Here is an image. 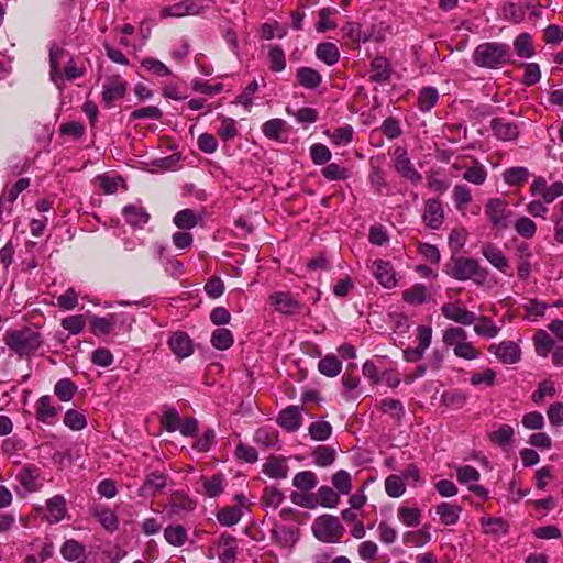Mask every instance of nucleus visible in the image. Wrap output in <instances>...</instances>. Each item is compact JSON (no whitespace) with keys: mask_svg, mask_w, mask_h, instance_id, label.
<instances>
[{"mask_svg":"<svg viewBox=\"0 0 563 563\" xmlns=\"http://www.w3.org/2000/svg\"><path fill=\"white\" fill-rule=\"evenodd\" d=\"M253 440L257 445L263 448H274L277 445L279 438L275 429L262 427L255 431Z\"/></svg>","mask_w":563,"mask_h":563,"instance_id":"c9c22d12","label":"nucleus"},{"mask_svg":"<svg viewBox=\"0 0 563 563\" xmlns=\"http://www.w3.org/2000/svg\"><path fill=\"white\" fill-rule=\"evenodd\" d=\"M397 517L406 527H417L421 522V511L418 508L400 507Z\"/></svg>","mask_w":563,"mask_h":563,"instance_id":"4d7b16f0","label":"nucleus"},{"mask_svg":"<svg viewBox=\"0 0 563 563\" xmlns=\"http://www.w3.org/2000/svg\"><path fill=\"white\" fill-rule=\"evenodd\" d=\"M51 522H59L66 515V500L63 496L56 495L46 503Z\"/></svg>","mask_w":563,"mask_h":563,"instance_id":"e433bc0d","label":"nucleus"},{"mask_svg":"<svg viewBox=\"0 0 563 563\" xmlns=\"http://www.w3.org/2000/svg\"><path fill=\"white\" fill-rule=\"evenodd\" d=\"M322 176L330 180H345L350 177V170L345 167L338 165L336 163H330L321 169Z\"/></svg>","mask_w":563,"mask_h":563,"instance_id":"338daca9","label":"nucleus"},{"mask_svg":"<svg viewBox=\"0 0 563 563\" xmlns=\"http://www.w3.org/2000/svg\"><path fill=\"white\" fill-rule=\"evenodd\" d=\"M115 321L113 316L92 317L90 320L91 331L96 335H107L112 332Z\"/></svg>","mask_w":563,"mask_h":563,"instance_id":"c03bdc74","label":"nucleus"},{"mask_svg":"<svg viewBox=\"0 0 563 563\" xmlns=\"http://www.w3.org/2000/svg\"><path fill=\"white\" fill-rule=\"evenodd\" d=\"M77 390V386L69 379H59L55 387L54 393L62 401H69Z\"/></svg>","mask_w":563,"mask_h":563,"instance_id":"774afa93","label":"nucleus"},{"mask_svg":"<svg viewBox=\"0 0 563 563\" xmlns=\"http://www.w3.org/2000/svg\"><path fill=\"white\" fill-rule=\"evenodd\" d=\"M490 128L494 135L500 141H514L519 134V128L516 123L506 121L501 118H495L490 121Z\"/></svg>","mask_w":563,"mask_h":563,"instance_id":"2eb2a0df","label":"nucleus"},{"mask_svg":"<svg viewBox=\"0 0 563 563\" xmlns=\"http://www.w3.org/2000/svg\"><path fill=\"white\" fill-rule=\"evenodd\" d=\"M482 255L499 272L511 276L512 272L508 258L501 250L493 243H485L481 249Z\"/></svg>","mask_w":563,"mask_h":563,"instance_id":"ddd939ff","label":"nucleus"},{"mask_svg":"<svg viewBox=\"0 0 563 563\" xmlns=\"http://www.w3.org/2000/svg\"><path fill=\"white\" fill-rule=\"evenodd\" d=\"M488 351L504 364H516L521 357L519 345L512 341H503L499 344H492Z\"/></svg>","mask_w":563,"mask_h":563,"instance_id":"9d476101","label":"nucleus"},{"mask_svg":"<svg viewBox=\"0 0 563 563\" xmlns=\"http://www.w3.org/2000/svg\"><path fill=\"white\" fill-rule=\"evenodd\" d=\"M317 476L311 471L298 472L292 478V485L302 490L309 492L317 486Z\"/></svg>","mask_w":563,"mask_h":563,"instance_id":"864d4df0","label":"nucleus"},{"mask_svg":"<svg viewBox=\"0 0 563 563\" xmlns=\"http://www.w3.org/2000/svg\"><path fill=\"white\" fill-rule=\"evenodd\" d=\"M371 76L373 82H386L390 78L391 69L387 58L377 56L371 62Z\"/></svg>","mask_w":563,"mask_h":563,"instance_id":"393cba45","label":"nucleus"},{"mask_svg":"<svg viewBox=\"0 0 563 563\" xmlns=\"http://www.w3.org/2000/svg\"><path fill=\"white\" fill-rule=\"evenodd\" d=\"M441 312L448 320L454 321L462 325H471L476 320L475 313L467 310L460 300L442 305Z\"/></svg>","mask_w":563,"mask_h":563,"instance_id":"423d86ee","label":"nucleus"},{"mask_svg":"<svg viewBox=\"0 0 563 563\" xmlns=\"http://www.w3.org/2000/svg\"><path fill=\"white\" fill-rule=\"evenodd\" d=\"M126 91V84L121 78H114L103 86L102 99L108 108H111L115 100L123 98Z\"/></svg>","mask_w":563,"mask_h":563,"instance_id":"aec40b11","label":"nucleus"},{"mask_svg":"<svg viewBox=\"0 0 563 563\" xmlns=\"http://www.w3.org/2000/svg\"><path fill=\"white\" fill-rule=\"evenodd\" d=\"M303 406H288L283 409L277 418V423L287 432L297 431L302 424Z\"/></svg>","mask_w":563,"mask_h":563,"instance_id":"1a4fd4ad","label":"nucleus"},{"mask_svg":"<svg viewBox=\"0 0 563 563\" xmlns=\"http://www.w3.org/2000/svg\"><path fill=\"white\" fill-rule=\"evenodd\" d=\"M467 339V333L463 328L460 327H451L448 328L443 332V343L446 346H452L453 350L456 349L457 345H460L464 340Z\"/></svg>","mask_w":563,"mask_h":563,"instance_id":"680f3d73","label":"nucleus"},{"mask_svg":"<svg viewBox=\"0 0 563 563\" xmlns=\"http://www.w3.org/2000/svg\"><path fill=\"white\" fill-rule=\"evenodd\" d=\"M430 540L431 534L427 527L420 530L407 531L402 537L404 543L411 547H423Z\"/></svg>","mask_w":563,"mask_h":563,"instance_id":"3c124183","label":"nucleus"},{"mask_svg":"<svg viewBox=\"0 0 563 563\" xmlns=\"http://www.w3.org/2000/svg\"><path fill=\"white\" fill-rule=\"evenodd\" d=\"M168 475L163 472H151L146 475L142 486L139 489L141 497H155L167 485Z\"/></svg>","mask_w":563,"mask_h":563,"instance_id":"f8f14e48","label":"nucleus"},{"mask_svg":"<svg viewBox=\"0 0 563 563\" xmlns=\"http://www.w3.org/2000/svg\"><path fill=\"white\" fill-rule=\"evenodd\" d=\"M394 167L405 178L413 184L421 181L422 176L413 167L411 161L408 157L406 148L398 146L394 152Z\"/></svg>","mask_w":563,"mask_h":563,"instance_id":"0eeeda50","label":"nucleus"},{"mask_svg":"<svg viewBox=\"0 0 563 563\" xmlns=\"http://www.w3.org/2000/svg\"><path fill=\"white\" fill-rule=\"evenodd\" d=\"M242 518V510L239 507H224L219 510L217 515L218 521L222 526H233L236 525Z\"/></svg>","mask_w":563,"mask_h":563,"instance_id":"0e129e2a","label":"nucleus"},{"mask_svg":"<svg viewBox=\"0 0 563 563\" xmlns=\"http://www.w3.org/2000/svg\"><path fill=\"white\" fill-rule=\"evenodd\" d=\"M533 341L537 354L543 357L548 356V354L554 346V341L552 340L550 334L544 330H539L536 333Z\"/></svg>","mask_w":563,"mask_h":563,"instance_id":"bf43d9fd","label":"nucleus"},{"mask_svg":"<svg viewBox=\"0 0 563 563\" xmlns=\"http://www.w3.org/2000/svg\"><path fill=\"white\" fill-rule=\"evenodd\" d=\"M219 559L223 563H233L236 558V539L232 534L223 533L219 540Z\"/></svg>","mask_w":563,"mask_h":563,"instance_id":"c85d7f7f","label":"nucleus"},{"mask_svg":"<svg viewBox=\"0 0 563 563\" xmlns=\"http://www.w3.org/2000/svg\"><path fill=\"white\" fill-rule=\"evenodd\" d=\"M3 341L20 357L33 355L42 345L40 332L29 327L8 330Z\"/></svg>","mask_w":563,"mask_h":563,"instance_id":"f257e3e1","label":"nucleus"},{"mask_svg":"<svg viewBox=\"0 0 563 563\" xmlns=\"http://www.w3.org/2000/svg\"><path fill=\"white\" fill-rule=\"evenodd\" d=\"M287 122L279 118L271 119L262 125L263 134L267 139L278 142H286V139H283V134L287 133Z\"/></svg>","mask_w":563,"mask_h":563,"instance_id":"b1692460","label":"nucleus"},{"mask_svg":"<svg viewBox=\"0 0 563 563\" xmlns=\"http://www.w3.org/2000/svg\"><path fill=\"white\" fill-rule=\"evenodd\" d=\"M318 369L324 376L335 377L342 371V363L336 356L328 354L319 361Z\"/></svg>","mask_w":563,"mask_h":563,"instance_id":"4c0bfd02","label":"nucleus"},{"mask_svg":"<svg viewBox=\"0 0 563 563\" xmlns=\"http://www.w3.org/2000/svg\"><path fill=\"white\" fill-rule=\"evenodd\" d=\"M60 554L67 561H78L85 555V547L80 542L69 539L63 543Z\"/></svg>","mask_w":563,"mask_h":563,"instance_id":"37998d69","label":"nucleus"},{"mask_svg":"<svg viewBox=\"0 0 563 563\" xmlns=\"http://www.w3.org/2000/svg\"><path fill=\"white\" fill-rule=\"evenodd\" d=\"M422 221L431 230H439L442 227L444 221V211L439 198H431L424 202Z\"/></svg>","mask_w":563,"mask_h":563,"instance_id":"6e6552de","label":"nucleus"},{"mask_svg":"<svg viewBox=\"0 0 563 563\" xmlns=\"http://www.w3.org/2000/svg\"><path fill=\"white\" fill-rule=\"evenodd\" d=\"M427 288L423 284H416L402 292V299L409 305L418 306L426 301Z\"/></svg>","mask_w":563,"mask_h":563,"instance_id":"13d9d810","label":"nucleus"},{"mask_svg":"<svg viewBox=\"0 0 563 563\" xmlns=\"http://www.w3.org/2000/svg\"><path fill=\"white\" fill-rule=\"evenodd\" d=\"M452 198H453L455 208L459 211L464 212L466 207L472 201V194H471L470 188L466 185L456 184L452 190Z\"/></svg>","mask_w":563,"mask_h":563,"instance_id":"a19ab883","label":"nucleus"},{"mask_svg":"<svg viewBox=\"0 0 563 563\" xmlns=\"http://www.w3.org/2000/svg\"><path fill=\"white\" fill-rule=\"evenodd\" d=\"M318 59L322 60L328 66H332L339 62L340 52L334 43L324 42L318 44L316 48Z\"/></svg>","mask_w":563,"mask_h":563,"instance_id":"72a5a7b5","label":"nucleus"},{"mask_svg":"<svg viewBox=\"0 0 563 563\" xmlns=\"http://www.w3.org/2000/svg\"><path fill=\"white\" fill-rule=\"evenodd\" d=\"M311 530L316 539L324 543H339L345 532L340 519L329 514L317 517Z\"/></svg>","mask_w":563,"mask_h":563,"instance_id":"20e7f679","label":"nucleus"},{"mask_svg":"<svg viewBox=\"0 0 563 563\" xmlns=\"http://www.w3.org/2000/svg\"><path fill=\"white\" fill-rule=\"evenodd\" d=\"M515 52L519 57L530 58L534 54L531 36L528 33L519 34L514 42Z\"/></svg>","mask_w":563,"mask_h":563,"instance_id":"603ef678","label":"nucleus"},{"mask_svg":"<svg viewBox=\"0 0 563 563\" xmlns=\"http://www.w3.org/2000/svg\"><path fill=\"white\" fill-rule=\"evenodd\" d=\"M445 272L456 280L471 279L478 286L484 285L488 277V271L473 257H453L446 265Z\"/></svg>","mask_w":563,"mask_h":563,"instance_id":"f03ea898","label":"nucleus"},{"mask_svg":"<svg viewBox=\"0 0 563 563\" xmlns=\"http://www.w3.org/2000/svg\"><path fill=\"white\" fill-rule=\"evenodd\" d=\"M168 344L173 353L179 358L188 357L194 352L191 340L184 332L173 333Z\"/></svg>","mask_w":563,"mask_h":563,"instance_id":"f3484780","label":"nucleus"},{"mask_svg":"<svg viewBox=\"0 0 563 563\" xmlns=\"http://www.w3.org/2000/svg\"><path fill=\"white\" fill-rule=\"evenodd\" d=\"M195 4L191 0H184L173 5L162 8L159 14L162 19L183 18L189 14H196Z\"/></svg>","mask_w":563,"mask_h":563,"instance_id":"a878e982","label":"nucleus"},{"mask_svg":"<svg viewBox=\"0 0 563 563\" xmlns=\"http://www.w3.org/2000/svg\"><path fill=\"white\" fill-rule=\"evenodd\" d=\"M269 302L283 314H297L302 310V305L290 292H274L269 296Z\"/></svg>","mask_w":563,"mask_h":563,"instance_id":"9b49d317","label":"nucleus"},{"mask_svg":"<svg viewBox=\"0 0 563 563\" xmlns=\"http://www.w3.org/2000/svg\"><path fill=\"white\" fill-rule=\"evenodd\" d=\"M324 133L338 146L347 145L353 140V128L351 125H343L332 132L325 131Z\"/></svg>","mask_w":563,"mask_h":563,"instance_id":"8fccbe9b","label":"nucleus"},{"mask_svg":"<svg viewBox=\"0 0 563 563\" xmlns=\"http://www.w3.org/2000/svg\"><path fill=\"white\" fill-rule=\"evenodd\" d=\"M485 214L494 228L504 230L508 227V218L511 216V211L508 209L506 200L492 198L485 205Z\"/></svg>","mask_w":563,"mask_h":563,"instance_id":"39448f33","label":"nucleus"},{"mask_svg":"<svg viewBox=\"0 0 563 563\" xmlns=\"http://www.w3.org/2000/svg\"><path fill=\"white\" fill-rule=\"evenodd\" d=\"M200 220L191 209H183L178 211L174 217V224L180 230H190L195 228Z\"/></svg>","mask_w":563,"mask_h":563,"instance_id":"79ce46f5","label":"nucleus"},{"mask_svg":"<svg viewBox=\"0 0 563 563\" xmlns=\"http://www.w3.org/2000/svg\"><path fill=\"white\" fill-rule=\"evenodd\" d=\"M509 59V46L497 42L483 43L475 48L473 54L474 63L486 68H497L507 64Z\"/></svg>","mask_w":563,"mask_h":563,"instance_id":"7ed1b4c3","label":"nucleus"},{"mask_svg":"<svg viewBox=\"0 0 563 563\" xmlns=\"http://www.w3.org/2000/svg\"><path fill=\"white\" fill-rule=\"evenodd\" d=\"M69 57L68 52L56 44H53L49 48V64H51V79L57 86L60 87L64 81L63 70L60 63L64 58Z\"/></svg>","mask_w":563,"mask_h":563,"instance_id":"4468645a","label":"nucleus"},{"mask_svg":"<svg viewBox=\"0 0 563 563\" xmlns=\"http://www.w3.org/2000/svg\"><path fill=\"white\" fill-rule=\"evenodd\" d=\"M317 505L325 508H335L340 503V496L329 486H321L316 495Z\"/></svg>","mask_w":563,"mask_h":563,"instance_id":"49530a36","label":"nucleus"},{"mask_svg":"<svg viewBox=\"0 0 563 563\" xmlns=\"http://www.w3.org/2000/svg\"><path fill=\"white\" fill-rule=\"evenodd\" d=\"M439 93L433 87H426L420 90L417 106L421 111H430L438 102Z\"/></svg>","mask_w":563,"mask_h":563,"instance_id":"de8ad7c7","label":"nucleus"},{"mask_svg":"<svg viewBox=\"0 0 563 563\" xmlns=\"http://www.w3.org/2000/svg\"><path fill=\"white\" fill-rule=\"evenodd\" d=\"M166 541L175 547H181L187 540V531L183 526H168L164 531Z\"/></svg>","mask_w":563,"mask_h":563,"instance_id":"e2e57ef3","label":"nucleus"},{"mask_svg":"<svg viewBox=\"0 0 563 563\" xmlns=\"http://www.w3.org/2000/svg\"><path fill=\"white\" fill-rule=\"evenodd\" d=\"M379 548L376 542L367 540L362 541L357 547L360 559L367 563H377Z\"/></svg>","mask_w":563,"mask_h":563,"instance_id":"5fc2aeb1","label":"nucleus"},{"mask_svg":"<svg viewBox=\"0 0 563 563\" xmlns=\"http://www.w3.org/2000/svg\"><path fill=\"white\" fill-rule=\"evenodd\" d=\"M263 473L271 478L283 479L288 475L286 460L282 456H269L263 465Z\"/></svg>","mask_w":563,"mask_h":563,"instance_id":"5701e85b","label":"nucleus"},{"mask_svg":"<svg viewBox=\"0 0 563 563\" xmlns=\"http://www.w3.org/2000/svg\"><path fill=\"white\" fill-rule=\"evenodd\" d=\"M296 78L300 86L306 89H316L322 82L321 74L311 67H300L297 69Z\"/></svg>","mask_w":563,"mask_h":563,"instance_id":"cd10ccee","label":"nucleus"},{"mask_svg":"<svg viewBox=\"0 0 563 563\" xmlns=\"http://www.w3.org/2000/svg\"><path fill=\"white\" fill-rule=\"evenodd\" d=\"M57 416V409L52 405L48 395L40 397L35 404V418L43 423L53 424Z\"/></svg>","mask_w":563,"mask_h":563,"instance_id":"a211bd4d","label":"nucleus"},{"mask_svg":"<svg viewBox=\"0 0 563 563\" xmlns=\"http://www.w3.org/2000/svg\"><path fill=\"white\" fill-rule=\"evenodd\" d=\"M335 456V450L327 445H319L313 452L314 463L320 467H327L333 464Z\"/></svg>","mask_w":563,"mask_h":563,"instance_id":"6e6d98bb","label":"nucleus"},{"mask_svg":"<svg viewBox=\"0 0 563 563\" xmlns=\"http://www.w3.org/2000/svg\"><path fill=\"white\" fill-rule=\"evenodd\" d=\"M168 418H173L177 422V426L169 424L168 431L179 430L183 435L189 437L194 435L198 430V421L195 418H187L180 421L176 411H169Z\"/></svg>","mask_w":563,"mask_h":563,"instance_id":"f704fd0d","label":"nucleus"},{"mask_svg":"<svg viewBox=\"0 0 563 563\" xmlns=\"http://www.w3.org/2000/svg\"><path fill=\"white\" fill-rule=\"evenodd\" d=\"M341 33L343 37L351 40L354 44H358L361 42L365 43L371 38L376 41L380 40V36H374L373 34H365L361 31V26L354 22H347L342 29Z\"/></svg>","mask_w":563,"mask_h":563,"instance_id":"473e14b6","label":"nucleus"},{"mask_svg":"<svg viewBox=\"0 0 563 563\" xmlns=\"http://www.w3.org/2000/svg\"><path fill=\"white\" fill-rule=\"evenodd\" d=\"M529 170L526 167L517 166L511 167L504 173V180L509 186H521L529 178Z\"/></svg>","mask_w":563,"mask_h":563,"instance_id":"09e8293b","label":"nucleus"},{"mask_svg":"<svg viewBox=\"0 0 563 563\" xmlns=\"http://www.w3.org/2000/svg\"><path fill=\"white\" fill-rule=\"evenodd\" d=\"M170 514L181 516L195 508V503L185 494L176 492L172 494L169 500Z\"/></svg>","mask_w":563,"mask_h":563,"instance_id":"7c9ffc66","label":"nucleus"},{"mask_svg":"<svg viewBox=\"0 0 563 563\" xmlns=\"http://www.w3.org/2000/svg\"><path fill=\"white\" fill-rule=\"evenodd\" d=\"M377 409L383 415H388L396 423H400L406 410L402 402L394 398H384L377 404Z\"/></svg>","mask_w":563,"mask_h":563,"instance_id":"412c9836","label":"nucleus"},{"mask_svg":"<svg viewBox=\"0 0 563 563\" xmlns=\"http://www.w3.org/2000/svg\"><path fill=\"white\" fill-rule=\"evenodd\" d=\"M272 539L284 548H291L298 541V530L291 527H276L272 530Z\"/></svg>","mask_w":563,"mask_h":563,"instance_id":"c756f323","label":"nucleus"},{"mask_svg":"<svg viewBox=\"0 0 563 563\" xmlns=\"http://www.w3.org/2000/svg\"><path fill=\"white\" fill-rule=\"evenodd\" d=\"M308 432L314 441H325L332 434V427L327 421H316L309 426Z\"/></svg>","mask_w":563,"mask_h":563,"instance_id":"69168bd1","label":"nucleus"},{"mask_svg":"<svg viewBox=\"0 0 563 563\" xmlns=\"http://www.w3.org/2000/svg\"><path fill=\"white\" fill-rule=\"evenodd\" d=\"M211 344L217 350H228L233 344L232 332L225 328H219L214 330L211 335Z\"/></svg>","mask_w":563,"mask_h":563,"instance_id":"a18cd8bd","label":"nucleus"},{"mask_svg":"<svg viewBox=\"0 0 563 563\" xmlns=\"http://www.w3.org/2000/svg\"><path fill=\"white\" fill-rule=\"evenodd\" d=\"M462 512V508L452 503L443 501L435 506V514L444 526L455 525Z\"/></svg>","mask_w":563,"mask_h":563,"instance_id":"4be33fe9","label":"nucleus"},{"mask_svg":"<svg viewBox=\"0 0 563 563\" xmlns=\"http://www.w3.org/2000/svg\"><path fill=\"white\" fill-rule=\"evenodd\" d=\"M38 468L31 464L24 466L16 476L20 484L25 488V490L30 493L36 492L38 489Z\"/></svg>","mask_w":563,"mask_h":563,"instance_id":"bb28decb","label":"nucleus"},{"mask_svg":"<svg viewBox=\"0 0 563 563\" xmlns=\"http://www.w3.org/2000/svg\"><path fill=\"white\" fill-rule=\"evenodd\" d=\"M224 476L222 474H214L210 478H203V494L210 498L220 495L223 490Z\"/></svg>","mask_w":563,"mask_h":563,"instance_id":"052dcab7","label":"nucleus"},{"mask_svg":"<svg viewBox=\"0 0 563 563\" xmlns=\"http://www.w3.org/2000/svg\"><path fill=\"white\" fill-rule=\"evenodd\" d=\"M466 158L471 159L472 164L468 165L466 170L463 173V179L476 186L483 185L488 175L486 167L475 157L470 156Z\"/></svg>","mask_w":563,"mask_h":563,"instance_id":"6ab92c4d","label":"nucleus"},{"mask_svg":"<svg viewBox=\"0 0 563 563\" xmlns=\"http://www.w3.org/2000/svg\"><path fill=\"white\" fill-rule=\"evenodd\" d=\"M372 272L375 278L385 288H393L397 284V279L395 277V272L389 262H385L383 260H377L372 265Z\"/></svg>","mask_w":563,"mask_h":563,"instance_id":"dca6fc26","label":"nucleus"},{"mask_svg":"<svg viewBox=\"0 0 563 563\" xmlns=\"http://www.w3.org/2000/svg\"><path fill=\"white\" fill-rule=\"evenodd\" d=\"M515 430L509 424H500L496 430L488 433L490 442L498 446H505L511 443Z\"/></svg>","mask_w":563,"mask_h":563,"instance_id":"58836bf2","label":"nucleus"},{"mask_svg":"<svg viewBox=\"0 0 563 563\" xmlns=\"http://www.w3.org/2000/svg\"><path fill=\"white\" fill-rule=\"evenodd\" d=\"M125 221L133 227H143L147 223L150 214L141 206L128 205L123 209Z\"/></svg>","mask_w":563,"mask_h":563,"instance_id":"2f4dec72","label":"nucleus"},{"mask_svg":"<svg viewBox=\"0 0 563 563\" xmlns=\"http://www.w3.org/2000/svg\"><path fill=\"white\" fill-rule=\"evenodd\" d=\"M476 324L474 325V332L477 335L486 336V338H495L498 335L500 329L495 324V322L486 317L479 316L476 317Z\"/></svg>","mask_w":563,"mask_h":563,"instance_id":"ea45409f","label":"nucleus"}]
</instances>
